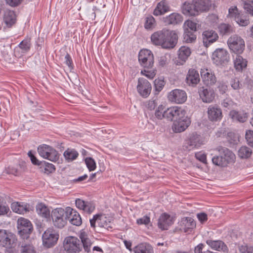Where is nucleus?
<instances>
[{"label":"nucleus","instance_id":"0eeeda50","mask_svg":"<svg viewBox=\"0 0 253 253\" xmlns=\"http://www.w3.org/2000/svg\"><path fill=\"white\" fill-rule=\"evenodd\" d=\"M64 250L68 253H79L82 250L80 240L76 237L68 236L63 242Z\"/></svg>","mask_w":253,"mask_h":253},{"label":"nucleus","instance_id":"72a5a7b5","mask_svg":"<svg viewBox=\"0 0 253 253\" xmlns=\"http://www.w3.org/2000/svg\"><path fill=\"white\" fill-rule=\"evenodd\" d=\"M194 2L198 14L201 12L209 10L211 5V2L210 0H195Z\"/></svg>","mask_w":253,"mask_h":253},{"label":"nucleus","instance_id":"49530a36","mask_svg":"<svg viewBox=\"0 0 253 253\" xmlns=\"http://www.w3.org/2000/svg\"><path fill=\"white\" fill-rule=\"evenodd\" d=\"M218 29L222 35L229 34L232 31L231 26L225 23L221 24L218 26Z\"/></svg>","mask_w":253,"mask_h":253},{"label":"nucleus","instance_id":"de8ad7c7","mask_svg":"<svg viewBox=\"0 0 253 253\" xmlns=\"http://www.w3.org/2000/svg\"><path fill=\"white\" fill-rule=\"evenodd\" d=\"M141 74L146 77L149 79H153L156 76V70L154 69H147L145 68L144 70H141Z\"/></svg>","mask_w":253,"mask_h":253},{"label":"nucleus","instance_id":"5fc2aeb1","mask_svg":"<svg viewBox=\"0 0 253 253\" xmlns=\"http://www.w3.org/2000/svg\"><path fill=\"white\" fill-rule=\"evenodd\" d=\"M244 9L253 16V0H243Z\"/></svg>","mask_w":253,"mask_h":253},{"label":"nucleus","instance_id":"c85d7f7f","mask_svg":"<svg viewBox=\"0 0 253 253\" xmlns=\"http://www.w3.org/2000/svg\"><path fill=\"white\" fill-rule=\"evenodd\" d=\"M233 62L234 67L237 72H242L246 69L248 65L247 59L238 54L234 57Z\"/></svg>","mask_w":253,"mask_h":253},{"label":"nucleus","instance_id":"864d4df0","mask_svg":"<svg viewBox=\"0 0 253 253\" xmlns=\"http://www.w3.org/2000/svg\"><path fill=\"white\" fill-rule=\"evenodd\" d=\"M207 22L210 26L214 28L218 22V17L216 14L210 15L207 18Z\"/></svg>","mask_w":253,"mask_h":253},{"label":"nucleus","instance_id":"9d476101","mask_svg":"<svg viewBox=\"0 0 253 253\" xmlns=\"http://www.w3.org/2000/svg\"><path fill=\"white\" fill-rule=\"evenodd\" d=\"M211 59L216 65L223 66L229 61L230 56L226 50L218 48L213 52Z\"/></svg>","mask_w":253,"mask_h":253},{"label":"nucleus","instance_id":"13d9d810","mask_svg":"<svg viewBox=\"0 0 253 253\" xmlns=\"http://www.w3.org/2000/svg\"><path fill=\"white\" fill-rule=\"evenodd\" d=\"M21 253H36L34 247L30 244L22 246Z\"/></svg>","mask_w":253,"mask_h":253},{"label":"nucleus","instance_id":"4c0bfd02","mask_svg":"<svg viewBox=\"0 0 253 253\" xmlns=\"http://www.w3.org/2000/svg\"><path fill=\"white\" fill-rule=\"evenodd\" d=\"M230 117L234 120H237L240 122H245L248 118L247 113L243 112H237L232 110L229 113Z\"/></svg>","mask_w":253,"mask_h":253},{"label":"nucleus","instance_id":"6e6552de","mask_svg":"<svg viewBox=\"0 0 253 253\" xmlns=\"http://www.w3.org/2000/svg\"><path fill=\"white\" fill-rule=\"evenodd\" d=\"M231 50L237 54L242 53L245 49V42L240 37L237 35L231 36L227 41Z\"/></svg>","mask_w":253,"mask_h":253},{"label":"nucleus","instance_id":"69168bd1","mask_svg":"<svg viewBox=\"0 0 253 253\" xmlns=\"http://www.w3.org/2000/svg\"><path fill=\"white\" fill-rule=\"evenodd\" d=\"M184 26H187L192 31H196L197 30V23L195 22L188 20L184 22Z\"/></svg>","mask_w":253,"mask_h":253},{"label":"nucleus","instance_id":"bb28decb","mask_svg":"<svg viewBox=\"0 0 253 253\" xmlns=\"http://www.w3.org/2000/svg\"><path fill=\"white\" fill-rule=\"evenodd\" d=\"M206 243L212 250L223 252H228V248L226 245L221 240H207Z\"/></svg>","mask_w":253,"mask_h":253},{"label":"nucleus","instance_id":"2f4dec72","mask_svg":"<svg viewBox=\"0 0 253 253\" xmlns=\"http://www.w3.org/2000/svg\"><path fill=\"white\" fill-rule=\"evenodd\" d=\"M36 212L41 217L48 219L50 217V211L48 207L43 203H39L36 207Z\"/></svg>","mask_w":253,"mask_h":253},{"label":"nucleus","instance_id":"e2e57ef3","mask_svg":"<svg viewBox=\"0 0 253 253\" xmlns=\"http://www.w3.org/2000/svg\"><path fill=\"white\" fill-rule=\"evenodd\" d=\"M245 137L248 144L253 147V131L251 130H247L246 133Z\"/></svg>","mask_w":253,"mask_h":253},{"label":"nucleus","instance_id":"680f3d73","mask_svg":"<svg viewBox=\"0 0 253 253\" xmlns=\"http://www.w3.org/2000/svg\"><path fill=\"white\" fill-rule=\"evenodd\" d=\"M195 155L197 160L204 164H207V155L204 152L200 151L196 153Z\"/></svg>","mask_w":253,"mask_h":253},{"label":"nucleus","instance_id":"412c9836","mask_svg":"<svg viewBox=\"0 0 253 253\" xmlns=\"http://www.w3.org/2000/svg\"><path fill=\"white\" fill-rule=\"evenodd\" d=\"M228 16L234 18L236 22L241 26H246L249 24V20L240 15L236 6H233L229 9Z\"/></svg>","mask_w":253,"mask_h":253},{"label":"nucleus","instance_id":"393cba45","mask_svg":"<svg viewBox=\"0 0 253 253\" xmlns=\"http://www.w3.org/2000/svg\"><path fill=\"white\" fill-rule=\"evenodd\" d=\"M202 36L204 45L207 47L216 42L218 38L217 34L212 30L204 31Z\"/></svg>","mask_w":253,"mask_h":253},{"label":"nucleus","instance_id":"c03bdc74","mask_svg":"<svg viewBox=\"0 0 253 253\" xmlns=\"http://www.w3.org/2000/svg\"><path fill=\"white\" fill-rule=\"evenodd\" d=\"M11 213L9 207L7 203L0 200V216H4Z\"/></svg>","mask_w":253,"mask_h":253},{"label":"nucleus","instance_id":"a878e982","mask_svg":"<svg viewBox=\"0 0 253 253\" xmlns=\"http://www.w3.org/2000/svg\"><path fill=\"white\" fill-rule=\"evenodd\" d=\"M177 106H172L165 109V107L163 105H160L158 106L155 111V115L157 118L160 120H162L164 118H166L169 120L171 119L169 115L168 114V111L170 112V110L172 111L176 109Z\"/></svg>","mask_w":253,"mask_h":253},{"label":"nucleus","instance_id":"37998d69","mask_svg":"<svg viewBox=\"0 0 253 253\" xmlns=\"http://www.w3.org/2000/svg\"><path fill=\"white\" fill-rule=\"evenodd\" d=\"M22 168L20 165L9 166L6 169V172L8 174H12L14 175H19L21 174Z\"/></svg>","mask_w":253,"mask_h":253},{"label":"nucleus","instance_id":"2eb2a0df","mask_svg":"<svg viewBox=\"0 0 253 253\" xmlns=\"http://www.w3.org/2000/svg\"><path fill=\"white\" fill-rule=\"evenodd\" d=\"M207 115L211 122L220 121L223 117L221 109L217 105H211L208 107Z\"/></svg>","mask_w":253,"mask_h":253},{"label":"nucleus","instance_id":"bf43d9fd","mask_svg":"<svg viewBox=\"0 0 253 253\" xmlns=\"http://www.w3.org/2000/svg\"><path fill=\"white\" fill-rule=\"evenodd\" d=\"M151 222L150 218L147 215H145L141 218L137 219L136 223L138 225H147Z\"/></svg>","mask_w":253,"mask_h":253},{"label":"nucleus","instance_id":"c756f323","mask_svg":"<svg viewBox=\"0 0 253 253\" xmlns=\"http://www.w3.org/2000/svg\"><path fill=\"white\" fill-rule=\"evenodd\" d=\"M133 252L134 253H154L153 247L146 242L138 244L133 248Z\"/></svg>","mask_w":253,"mask_h":253},{"label":"nucleus","instance_id":"a211bd4d","mask_svg":"<svg viewBox=\"0 0 253 253\" xmlns=\"http://www.w3.org/2000/svg\"><path fill=\"white\" fill-rule=\"evenodd\" d=\"M179 229L185 233H190L196 228V223L193 218L186 217L181 218L179 222Z\"/></svg>","mask_w":253,"mask_h":253},{"label":"nucleus","instance_id":"a18cd8bd","mask_svg":"<svg viewBox=\"0 0 253 253\" xmlns=\"http://www.w3.org/2000/svg\"><path fill=\"white\" fill-rule=\"evenodd\" d=\"M97 215L98 226L100 227L108 228L109 227V223L110 221H108L107 218L102 214Z\"/></svg>","mask_w":253,"mask_h":253},{"label":"nucleus","instance_id":"79ce46f5","mask_svg":"<svg viewBox=\"0 0 253 253\" xmlns=\"http://www.w3.org/2000/svg\"><path fill=\"white\" fill-rule=\"evenodd\" d=\"M223 159L226 162V166L229 163H233L235 161L236 157L235 154L231 151L226 150L224 151V155Z\"/></svg>","mask_w":253,"mask_h":253},{"label":"nucleus","instance_id":"473e14b6","mask_svg":"<svg viewBox=\"0 0 253 253\" xmlns=\"http://www.w3.org/2000/svg\"><path fill=\"white\" fill-rule=\"evenodd\" d=\"M3 21L7 27H11L16 22L15 12L9 10L5 11L3 16Z\"/></svg>","mask_w":253,"mask_h":253},{"label":"nucleus","instance_id":"ddd939ff","mask_svg":"<svg viewBox=\"0 0 253 253\" xmlns=\"http://www.w3.org/2000/svg\"><path fill=\"white\" fill-rule=\"evenodd\" d=\"M78 236L81 240L84 251L89 252L93 242V236L89 234V230L87 229L81 230Z\"/></svg>","mask_w":253,"mask_h":253},{"label":"nucleus","instance_id":"338daca9","mask_svg":"<svg viewBox=\"0 0 253 253\" xmlns=\"http://www.w3.org/2000/svg\"><path fill=\"white\" fill-rule=\"evenodd\" d=\"M231 87L234 89H239L241 88V84L238 78H235L232 79L230 82Z\"/></svg>","mask_w":253,"mask_h":253},{"label":"nucleus","instance_id":"603ef678","mask_svg":"<svg viewBox=\"0 0 253 253\" xmlns=\"http://www.w3.org/2000/svg\"><path fill=\"white\" fill-rule=\"evenodd\" d=\"M196 39V36L192 32L189 31L187 29L184 34V40L187 43L194 42Z\"/></svg>","mask_w":253,"mask_h":253},{"label":"nucleus","instance_id":"052dcab7","mask_svg":"<svg viewBox=\"0 0 253 253\" xmlns=\"http://www.w3.org/2000/svg\"><path fill=\"white\" fill-rule=\"evenodd\" d=\"M19 47L24 50L25 52L28 51L30 48V41L24 40L22 41L19 44Z\"/></svg>","mask_w":253,"mask_h":253},{"label":"nucleus","instance_id":"cd10ccee","mask_svg":"<svg viewBox=\"0 0 253 253\" xmlns=\"http://www.w3.org/2000/svg\"><path fill=\"white\" fill-rule=\"evenodd\" d=\"M186 80L187 84L189 85L195 86L200 81L198 71L193 69H189Z\"/></svg>","mask_w":253,"mask_h":253},{"label":"nucleus","instance_id":"f257e3e1","mask_svg":"<svg viewBox=\"0 0 253 253\" xmlns=\"http://www.w3.org/2000/svg\"><path fill=\"white\" fill-rule=\"evenodd\" d=\"M178 35L176 31L167 29L154 32L151 37L152 42L164 48H172L177 43Z\"/></svg>","mask_w":253,"mask_h":253},{"label":"nucleus","instance_id":"20e7f679","mask_svg":"<svg viewBox=\"0 0 253 253\" xmlns=\"http://www.w3.org/2000/svg\"><path fill=\"white\" fill-rule=\"evenodd\" d=\"M39 155L43 159L55 162L59 159V154L52 147L46 144H42L38 147Z\"/></svg>","mask_w":253,"mask_h":253},{"label":"nucleus","instance_id":"6e6d98bb","mask_svg":"<svg viewBox=\"0 0 253 253\" xmlns=\"http://www.w3.org/2000/svg\"><path fill=\"white\" fill-rule=\"evenodd\" d=\"M212 162L213 164L221 167H225L226 162L223 159V156H216L212 159Z\"/></svg>","mask_w":253,"mask_h":253},{"label":"nucleus","instance_id":"f3484780","mask_svg":"<svg viewBox=\"0 0 253 253\" xmlns=\"http://www.w3.org/2000/svg\"><path fill=\"white\" fill-rule=\"evenodd\" d=\"M14 240V235L4 229H0V246L10 248Z\"/></svg>","mask_w":253,"mask_h":253},{"label":"nucleus","instance_id":"7c9ffc66","mask_svg":"<svg viewBox=\"0 0 253 253\" xmlns=\"http://www.w3.org/2000/svg\"><path fill=\"white\" fill-rule=\"evenodd\" d=\"M182 13L188 16H196L198 15V10L195 6V3H190L185 2L182 8Z\"/></svg>","mask_w":253,"mask_h":253},{"label":"nucleus","instance_id":"f704fd0d","mask_svg":"<svg viewBox=\"0 0 253 253\" xmlns=\"http://www.w3.org/2000/svg\"><path fill=\"white\" fill-rule=\"evenodd\" d=\"M182 21L183 17L177 13H172L165 18V23L168 24H178L181 23Z\"/></svg>","mask_w":253,"mask_h":253},{"label":"nucleus","instance_id":"3c124183","mask_svg":"<svg viewBox=\"0 0 253 253\" xmlns=\"http://www.w3.org/2000/svg\"><path fill=\"white\" fill-rule=\"evenodd\" d=\"M155 19L152 16H149L145 19L144 27L147 30L152 29L155 26Z\"/></svg>","mask_w":253,"mask_h":253},{"label":"nucleus","instance_id":"a19ab883","mask_svg":"<svg viewBox=\"0 0 253 253\" xmlns=\"http://www.w3.org/2000/svg\"><path fill=\"white\" fill-rule=\"evenodd\" d=\"M252 154V150L247 146H242L238 150V156L242 159H247L251 156Z\"/></svg>","mask_w":253,"mask_h":253},{"label":"nucleus","instance_id":"4d7b16f0","mask_svg":"<svg viewBox=\"0 0 253 253\" xmlns=\"http://www.w3.org/2000/svg\"><path fill=\"white\" fill-rule=\"evenodd\" d=\"M239 251L240 253H253V246L247 245H243L239 246Z\"/></svg>","mask_w":253,"mask_h":253},{"label":"nucleus","instance_id":"5701e85b","mask_svg":"<svg viewBox=\"0 0 253 253\" xmlns=\"http://www.w3.org/2000/svg\"><path fill=\"white\" fill-rule=\"evenodd\" d=\"M174 222V218L169 214L163 213L158 219V226L161 229L168 230L169 227Z\"/></svg>","mask_w":253,"mask_h":253},{"label":"nucleus","instance_id":"aec40b11","mask_svg":"<svg viewBox=\"0 0 253 253\" xmlns=\"http://www.w3.org/2000/svg\"><path fill=\"white\" fill-rule=\"evenodd\" d=\"M198 92L200 98L204 103H210L214 99L215 92L212 88L202 87L199 89Z\"/></svg>","mask_w":253,"mask_h":253},{"label":"nucleus","instance_id":"7ed1b4c3","mask_svg":"<svg viewBox=\"0 0 253 253\" xmlns=\"http://www.w3.org/2000/svg\"><path fill=\"white\" fill-rule=\"evenodd\" d=\"M52 222L54 226L62 228L67 224L66 210L62 208L53 209L51 212Z\"/></svg>","mask_w":253,"mask_h":253},{"label":"nucleus","instance_id":"9b49d317","mask_svg":"<svg viewBox=\"0 0 253 253\" xmlns=\"http://www.w3.org/2000/svg\"><path fill=\"white\" fill-rule=\"evenodd\" d=\"M136 89L139 94L143 98H147L152 90L151 83L146 79L140 78L138 80Z\"/></svg>","mask_w":253,"mask_h":253},{"label":"nucleus","instance_id":"09e8293b","mask_svg":"<svg viewBox=\"0 0 253 253\" xmlns=\"http://www.w3.org/2000/svg\"><path fill=\"white\" fill-rule=\"evenodd\" d=\"M84 162L89 171H93L96 169V162L93 158L87 157L85 159Z\"/></svg>","mask_w":253,"mask_h":253},{"label":"nucleus","instance_id":"423d86ee","mask_svg":"<svg viewBox=\"0 0 253 253\" xmlns=\"http://www.w3.org/2000/svg\"><path fill=\"white\" fill-rule=\"evenodd\" d=\"M17 228L18 233L23 238H27L33 230L31 222L23 217L19 218L17 221Z\"/></svg>","mask_w":253,"mask_h":253},{"label":"nucleus","instance_id":"c9c22d12","mask_svg":"<svg viewBox=\"0 0 253 253\" xmlns=\"http://www.w3.org/2000/svg\"><path fill=\"white\" fill-rule=\"evenodd\" d=\"M169 11V7L168 4L164 1H161L154 9L153 14L155 16H159L164 14Z\"/></svg>","mask_w":253,"mask_h":253},{"label":"nucleus","instance_id":"f03ea898","mask_svg":"<svg viewBox=\"0 0 253 253\" xmlns=\"http://www.w3.org/2000/svg\"><path fill=\"white\" fill-rule=\"evenodd\" d=\"M168 114L171 117L170 121L174 120L171 128L175 133L185 131L191 124L190 118L187 116L185 109L181 107L177 106L175 110L168 111Z\"/></svg>","mask_w":253,"mask_h":253},{"label":"nucleus","instance_id":"1a4fd4ad","mask_svg":"<svg viewBox=\"0 0 253 253\" xmlns=\"http://www.w3.org/2000/svg\"><path fill=\"white\" fill-rule=\"evenodd\" d=\"M138 61L144 68H152L154 65V56L152 52L147 49H141L139 53Z\"/></svg>","mask_w":253,"mask_h":253},{"label":"nucleus","instance_id":"b1692460","mask_svg":"<svg viewBox=\"0 0 253 253\" xmlns=\"http://www.w3.org/2000/svg\"><path fill=\"white\" fill-rule=\"evenodd\" d=\"M191 54V49L186 46H181L178 50V60L176 62L177 65H183Z\"/></svg>","mask_w":253,"mask_h":253},{"label":"nucleus","instance_id":"58836bf2","mask_svg":"<svg viewBox=\"0 0 253 253\" xmlns=\"http://www.w3.org/2000/svg\"><path fill=\"white\" fill-rule=\"evenodd\" d=\"M40 169L43 173L49 174L55 172L56 170L55 167L52 164L43 161L40 166Z\"/></svg>","mask_w":253,"mask_h":253},{"label":"nucleus","instance_id":"39448f33","mask_svg":"<svg viewBox=\"0 0 253 253\" xmlns=\"http://www.w3.org/2000/svg\"><path fill=\"white\" fill-rule=\"evenodd\" d=\"M59 237V233L56 230L52 227L48 228L42 234V245L47 248L52 247L57 244Z\"/></svg>","mask_w":253,"mask_h":253},{"label":"nucleus","instance_id":"6ab92c4d","mask_svg":"<svg viewBox=\"0 0 253 253\" xmlns=\"http://www.w3.org/2000/svg\"><path fill=\"white\" fill-rule=\"evenodd\" d=\"M10 207L14 212L19 214H24L32 210L30 204L24 202H12L11 204Z\"/></svg>","mask_w":253,"mask_h":253},{"label":"nucleus","instance_id":"4468645a","mask_svg":"<svg viewBox=\"0 0 253 253\" xmlns=\"http://www.w3.org/2000/svg\"><path fill=\"white\" fill-rule=\"evenodd\" d=\"M200 74L204 84L207 86H212L216 83V77L214 72L211 69L206 68H202Z\"/></svg>","mask_w":253,"mask_h":253},{"label":"nucleus","instance_id":"ea45409f","mask_svg":"<svg viewBox=\"0 0 253 253\" xmlns=\"http://www.w3.org/2000/svg\"><path fill=\"white\" fill-rule=\"evenodd\" d=\"M64 156L68 162L76 160L79 156L78 152L73 149H68L64 152Z\"/></svg>","mask_w":253,"mask_h":253},{"label":"nucleus","instance_id":"dca6fc26","mask_svg":"<svg viewBox=\"0 0 253 253\" xmlns=\"http://www.w3.org/2000/svg\"><path fill=\"white\" fill-rule=\"evenodd\" d=\"M66 210V217L71 224L77 226H80L82 224V219L80 213L70 207H67Z\"/></svg>","mask_w":253,"mask_h":253},{"label":"nucleus","instance_id":"4be33fe9","mask_svg":"<svg viewBox=\"0 0 253 253\" xmlns=\"http://www.w3.org/2000/svg\"><path fill=\"white\" fill-rule=\"evenodd\" d=\"M75 205L79 210L89 214L92 213L95 209V206L93 203L85 201L80 198H78L75 200Z\"/></svg>","mask_w":253,"mask_h":253},{"label":"nucleus","instance_id":"8fccbe9b","mask_svg":"<svg viewBox=\"0 0 253 253\" xmlns=\"http://www.w3.org/2000/svg\"><path fill=\"white\" fill-rule=\"evenodd\" d=\"M165 81L163 77L158 78L154 81V87L156 91H161L165 85Z\"/></svg>","mask_w":253,"mask_h":253},{"label":"nucleus","instance_id":"f8f14e48","mask_svg":"<svg viewBox=\"0 0 253 253\" xmlns=\"http://www.w3.org/2000/svg\"><path fill=\"white\" fill-rule=\"evenodd\" d=\"M168 98L169 100L171 102L182 104L187 100V96L184 90L175 89L169 92Z\"/></svg>","mask_w":253,"mask_h":253},{"label":"nucleus","instance_id":"e433bc0d","mask_svg":"<svg viewBox=\"0 0 253 253\" xmlns=\"http://www.w3.org/2000/svg\"><path fill=\"white\" fill-rule=\"evenodd\" d=\"M203 144V141L201 136L196 134H192L188 141V145L192 148H198Z\"/></svg>","mask_w":253,"mask_h":253},{"label":"nucleus","instance_id":"774afa93","mask_svg":"<svg viewBox=\"0 0 253 253\" xmlns=\"http://www.w3.org/2000/svg\"><path fill=\"white\" fill-rule=\"evenodd\" d=\"M204 245L203 244H200L195 248L194 253H218L215 252H211L210 250L203 252L202 250L204 248Z\"/></svg>","mask_w":253,"mask_h":253},{"label":"nucleus","instance_id":"0e129e2a","mask_svg":"<svg viewBox=\"0 0 253 253\" xmlns=\"http://www.w3.org/2000/svg\"><path fill=\"white\" fill-rule=\"evenodd\" d=\"M32 163L34 165L40 166L42 162L40 161L34 155L32 151H29L28 153Z\"/></svg>","mask_w":253,"mask_h":253}]
</instances>
